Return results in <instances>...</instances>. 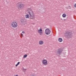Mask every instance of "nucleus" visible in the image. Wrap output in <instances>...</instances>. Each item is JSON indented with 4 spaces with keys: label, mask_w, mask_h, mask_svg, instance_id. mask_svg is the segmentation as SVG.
I'll list each match as a JSON object with an SVG mask.
<instances>
[{
    "label": "nucleus",
    "mask_w": 76,
    "mask_h": 76,
    "mask_svg": "<svg viewBox=\"0 0 76 76\" xmlns=\"http://www.w3.org/2000/svg\"><path fill=\"white\" fill-rule=\"evenodd\" d=\"M44 44V42L40 40L39 41V44L40 45H42Z\"/></svg>",
    "instance_id": "nucleus-10"
},
{
    "label": "nucleus",
    "mask_w": 76,
    "mask_h": 76,
    "mask_svg": "<svg viewBox=\"0 0 76 76\" xmlns=\"http://www.w3.org/2000/svg\"><path fill=\"white\" fill-rule=\"evenodd\" d=\"M38 31L40 34H42V30L41 28H40L39 30H38Z\"/></svg>",
    "instance_id": "nucleus-9"
},
{
    "label": "nucleus",
    "mask_w": 76,
    "mask_h": 76,
    "mask_svg": "<svg viewBox=\"0 0 76 76\" xmlns=\"http://www.w3.org/2000/svg\"><path fill=\"white\" fill-rule=\"evenodd\" d=\"M74 7H76V4H75L74 5Z\"/></svg>",
    "instance_id": "nucleus-18"
},
{
    "label": "nucleus",
    "mask_w": 76,
    "mask_h": 76,
    "mask_svg": "<svg viewBox=\"0 0 76 76\" xmlns=\"http://www.w3.org/2000/svg\"><path fill=\"white\" fill-rule=\"evenodd\" d=\"M26 18H29V15L27 14L26 15Z\"/></svg>",
    "instance_id": "nucleus-12"
},
{
    "label": "nucleus",
    "mask_w": 76,
    "mask_h": 76,
    "mask_svg": "<svg viewBox=\"0 0 76 76\" xmlns=\"http://www.w3.org/2000/svg\"><path fill=\"white\" fill-rule=\"evenodd\" d=\"M24 6V5L23 4H21V3H19L18 4V5L17 7H18V9L19 10H21L22 9L23 7Z\"/></svg>",
    "instance_id": "nucleus-3"
},
{
    "label": "nucleus",
    "mask_w": 76,
    "mask_h": 76,
    "mask_svg": "<svg viewBox=\"0 0 76 76\" xmlns=\"http://www.w3.org/2000/svg\"><path fill=\"white\" fill-rule=\"evenodd\" d=\"M70 9H71V8H70Z\"/></svg>",
    "instance_id": "nucleus-25"
},
{
    "label": "nucleus",
    "mask_w": 76,
    "mask_h": 76,
    "mask_svg": "<svg viewBox=\"0 0 76 76\" xmlns=\"http://www.w3.org/2000/svg\"><path fill=\"white\" fill-rule=\"evenodd\" d=\"M15 76H18V75H16Z\"/></svg>",
    "instance_id": "nucleus-22"
},
{
    "label": "nucleus",
    "mask_w": 76,
    "mask_h": 76,
    "mask_svg": "<svg viewBox=\"0 0 76 76\" xmlns=\"http://www.w3.org/2000/svg\"><path fill=\"white\" fill-rule=\"evenodd\" d=\"M22 33H23V34H25V32L24 31H22Z\"/></svg>",
    "instance_id": "nucleus-20"
},
{
    "label": "nucleus",
    "mask_w": 76,
    "mask_h": 76,
    "mask_svg": "<svg viewBox=\"0 0 76 76\" xmlns=\"http://www.w3.org/2000/svg\"><path fill=\"white\" fill-rule=\"evenodd\" d=\"M18 66V64H17L15 65L16 67H17Z\"/></svg>",
    "instance_id": "nucleus-19"
},
{
    "label": "nucleus",
    "mask_w": 76,
    "mask_h": 76,
    "mask_svg": "<svg viewBox=\"0 0 76 76\" xmlns=\"http://www.w3.org/2000/svg\"><path fill=\"white\" fill-rule=\"evenodd\" d=\"M66 16V14H64L62 15V17H63V18H65Z\"/></svg>",
    "instance_id": "nucleus-13"
},
{
    "label": "nucleus",
    "mask_w": 76,
    "mask_h": 76,
    "mask_svg": "<svg viewBox=\"0 0 76 76\" xmlns=\"http://www.w3.org/2000/svg\"><path fill=\"white\" fill-rule=\"evenodd\" d=\"M42 63L43 64H44L45 65H46L48 64V61H47L46 60L44 59L42 60Z\"/></svg>",
    "instance_id": "nucleus-8"
},
{
    "label": "nucleus",
    "mask_w": 76,
    "mask_h": 76,
    "mask_svg": "<svg viewBox=\"0 0 76 76\" xmlns=\"http://www.w3.org/2000/svg\"><path fill=\"white\" fill-rule=\"evenodd\" d=\"M62 52H63V50L59 48L57 50L56 53L57 56H59L61 55Z\"/></svg>",
    "instance_id": "nucleus-4"
},
{
    "label": "nucleus",
    "mask_w": 76,
    "mask_h": 76,
    "mask_svg": "<svg viewBox=\"0 0 76 76\" xmlns=\"http://www.w3.org/2000/svg\"><path fill=\"white\" fill-rule=\"evenodd\" d=\"M19 64H20V62H18V63H17V64H18V65H19Z\"/></svg>",
    "instance_id": "nucleus-17"
},
{
    "label": "nucleus",
    "mask_w": 76,
    "mask_h": 76,
    "mask_svg": "<svg viewBox=\"0 0 76 76\" xmlns=\"http://www.w3.org/2000/svg\"><path fill=\"white\" fill-rule=\"evenodd\" d=\"M70 9H71V8H70Z\"/></svg>",
    "instance_id": "nucleus-26"
},
{
    "label": "nucleus",
    "mask_w": 76,
    "mask_h": 76,
    "mask_svg": "<svg viewBox=\"0 0 76 76\" xmlns=\"http://www.w3.org/2000/svg\"><path fill=\"white\" fill-rule=\"evenodd\" d=\"M20 22L21 23L23 24V23H26V21L25 18H21Z\"/></svg>",
    "instance_id": "nucleus-6"
},
{
    "label": "nucleus",
    "mask_w": 76,
    "mask_h": 76,
    "mask_svg": "<svg viewBox=\"0 0 76 76\" xmlns=\"http://www.w3.org/2000/svg\"><path fill=\"white\" fill-rule=\"evenodd\" d=\"M23 72L25 73V72H26V69H25V68H23Z\"/></svg>",
    "instance_id": "nucleus-14"
},
{
    "label": "nucleus",
    "mask_w": 76,
    "mask_h": 76,
    "mask_svg": "<svg viewBox=\"0 0 76 76\" xmlns=\"http://www.w3.org/2000/svg\"><path fill=\"white\" fill-rule=\"evenodd\" d=\"M28 13L29 14L31 19H35V16L34 15V13L33 11L32 10L31 8H30L28 9Z\"/></svg>",
    "instance_id": "nucleus-1"
},
{
    "label": "nucleus",
    "mask_w": 76,
    "mask_h": 76,
    "mask_svg": "<svg viewBox=\"0 0 76 76\" xmlns=\"http://www.w3.org/2000/svg\"><path fill=\"white\" fill-rule=\"evenodd\" d=\"M69 7H70V6H69Z\"/></svg>",
    "instance_id": "nucleus-24"
},
{
    "label": "nucleus",
    "mask_w": 76,
    "mask_h": 76,
    "mask_svg": "<svg viewBox=\"0 0 76 76\" xmlns=\"http://www.w3.org/2000/svg\"><path fill=\"white\" fill-rule=\"evenodd\" d=\"M64 21L65 20H66V19H64Z\"/></svg>",
    "instance_id": "nucleus-21"
},
{
    "label": "nucleus",
    "mask_w": 76,
    "mask_h": 76,
    "mask_svg": "<svg viewBox=\"0 0 76 76\" xmlns=\"http://www.w3.org/2000/svg\"><path fill=\"white\" fill-rule=\"evenodd\" d=\"M21 36L22 37H23V34H22L21 33Z\"/></svg>",
    "instance_id": "nucleus-16"
},
{
    "label": "nucleus",
    "mask_w": 76,
    "mask_h": 76,
    "mask_svg": "<svg viewBox=\"0 0 76 76\" xmlns=\"http://www.w3.org/2000/svg\"><path fill=\"white\" fill-rule=\"evenodd\" d=\"M39 35H41V34H39Z\"/></svg>",
    "instance_id": "nucleus-23"
},
{
    "label": "nucleus",
    "mask_w": 76,
    "mask_h": 76,
    "mask_svg": "<svg viewBox=\"0 0 76 76\" xmlns=\"http://www.w3.org/2000/svg\"><path fill=\"white\" fill-rule=\"evenodd\" d=\"M58 40L59 42H62V41H63V39L61 38H59Z\"/></svg>",
    "instance_id": "nucleus-11"
},
{
    "label": "nucleus",
    "mask_w": 76,
    "mask_h": 76,
    "mask_svg": "<svg viewBox=\"0 0 76 76\" xmlns=\"http://www.w3.org/2000/svg\"><path fill=\"white\" fill-rule=\"evenodd\" d=\"M11 26L13 28H16L18 26V24L16 22H13L11 24Z\"/></svg>",
    "instance_id": "nucleus-5"
},
{
    "label": "nucleus",
    "mask_w": 76,
    "mask_h": 76,
    "mask_svg": "<svg viewBox=\"0 0 76 76\" xmlns=\"http://www.w3.org/2000/svg\"><path fill=\"white\" fill-rule=\"evenodd\" d=\"M73 35L71 32L69 31H66L65 34V37L67 39H69L71 38L72 37Z\"/></svg>",
    "instance_id": "nucleus-2"
},
{
    "label": "nucleus",
    "mask_w": 76,
    "mask_h": 76,
    "mask_svg": "<svg viewBox=\"0 0 76 76\" xmlns=\"http://www.w3.org/2000/svg\"><path fill=\"white\" fill-rule=\"evenodd\" d=\"M27 56H28V55H27V54L23 56L24 58H26V57Z\"/></svg>",
    "instance_id": "nucleus-15"
},
{
    "label": "nucleus",
    "mask_w": 76,
    "mask_h": 76,
    "mask_svg": "<svg viewBox=\"0 0 76 76\" xmlns=\"http://www.w3.org/2000/svg\"><path fill=\"white\" fill-rule=\"evenodd\" d=\"M50 30L49 28H47L45 30V33L46 35H49L50 34Z\"/></svg>",
    "instance_id": "nucleus-7"
}]
</instances>
